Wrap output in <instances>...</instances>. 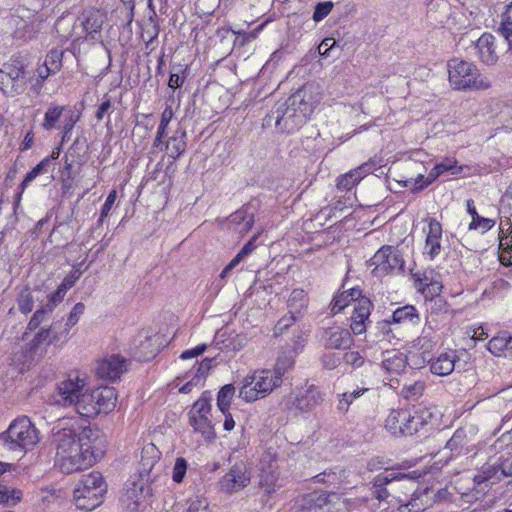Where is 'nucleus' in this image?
Returning <instances> with one entry per match:
<instances>
[{
  "instance_id": "nucleus-44",
  "label": "nucleus",
  "mask_w": 512,
  "mask_h": 512,
  "mask_svg": "<svg viewBox=\"0 0 512 512\" xmlns=\"http://www.w3.org/2000/svg\"><path fill=\"white\" fill-rule=\"evenodd\" d=\"M498 31L512 49V3L508 5L501 14V22Z\"/></svg>"
},
{
  "instance_id": "nucleus-30",
  "label": "nucleus",
  "mask_w": 512,
  "mask_h": 512,
  "mask_svg": "<svg viewBox=\"0 0 512 512\" xmlns=\"http://www.w3.org/2000/svg\"><path fill=\"white\" fill-rule=\"evenodd\" d=\"M160 455V451L154 444L149 443L145 445L141 451L138 475L150 480V473L154 466L158 463Z\"/></svg>"
},
{
  "instance_id": "nucleus-19",
  "label": "nucleus",
  "mask_w": 512,
  "mask_h": 512,
  "mask_svg": "<svg viewBox=\"0 0 512 512\" xmlns=\"http://www.w3.org/2000/svg\"><path fill=\"white\" fill-rule=\"evenodd\" d=\"M477 433L478 428L473 424L460 427L448 440L446 448L455 455H466L474 450V440Z\"/></svg>"
},
{
  "instance_id": "nucleus-15",
  "label": "nucleus",
  "mask_w": 512,
  "mask_h": 512,
  "mask_svg": "<svg viewBox=\"0 0 512 512\" xmlns=\"http://www.w3.org/2000/svg\"><path fill=\"white\" fill-rule=\"evenodd\" d=\"M251 481V473L248 465L237 462L231 466L228 472L219 480V488L225 493H236L243 490Z\"/></svg>"
},
{
  "instance_id": "nucleus-20",
  "label": "nucleus",
  "mask_w": 512,
  "mask_h": 512,
  "mask_svg": "<svg viewBox=\"0 0 512 512\" xmlns=\"http://www.w3.org/2000/svg\"><path fill=\"white\" fill-rule=\"evenodd\" d=\"M126 371V359L115 354L104 357L95 366V374L98 378L112 382L120 379Z\"/></svg>"
},
{
  "instance_id": "nucleus-3",
  "label": "nucleus",
  "mask_w": 512,
  "mask_h": 512,
  "mask_svg": "<svg viewBox=\"0 0 512 512\" xmlns=\"http://www.w3.org/2000/svg\"><path fill=\"white\" fill-rule=\"evenodd\" d=\"M320 101L319 86L307 83L272 110L265 117L264 125L271 126L274 123L278 132L292 134L307 122Z\"/></svg>"
},
{
  "instance_id": "nucleus-55",
  "label": "nucleus",
  "mask_w": 512,
  "mask_h": 512,
  "mask_svg": "<svg viewBox=\"0 0 512 512\" xmlns=\"http://www.w3.org/2000/svg\"><path fill=\"white\" fill-rule=\"evenodd\" d=\"M18 308L23 314L32 311L34 299L29 289H23L17 300Z\"/></svg>"
},
{
  "instance_id": "nucleus-17",
  "label": "nucleus",
  "mask_w": 512,
  "mask_h": 512,
  "mask_svg": "<svg viewBox=\"0 0 512 512\" xmlns=\"http://www.w3.org/2000/svg\"><path fill=\"white\" fill-rule=\"evenodd\" d=\"M78 22L74 28L75 33L85 40L95 41L99 39L105 14L97 9H88L81 14Z\"/></svg>"
},
{
  "instance_id": "nucleus-31",
  "label": "nucleus",
  "mask_w": 512,
  "mask_h": 512,
  "mask_svg": "<svg viewBox=\"0 0 512 512\" xmlns=\"http://www.w3.org/2000/svg\"><path fill=\"white\" fill-rule=\"evenodd\" d=\"M426 14L429 19L440 25H448L450 17L447 12L449 3L447 0H424Z\"/></svg>"
},
{
  "instance_id": "nucleus-32",
  "label": "nucleus",
  "mask_w": 512,
  "mask_h": 512,
  "mask_svg": "<svg viewBox=\"0 0 512 512\" xmlns=\"http://www.w3.org/2000/svg\"><path fill=\"white\" fill-rule=\"evenodd\" d=\"M407 365V357L398 350H387L383 353L382 367L388 373L399 374Z\"/></svg>"
},
{
  "instance_id": "nucleus-14",
  "label": "nucleus",
  "mask_w": 512,
  "mask_h": 512,
  "mask_svg": "<svg viewBox=\"0 0 512 512\" xmlns=\"http://www.w3.org/2000/svg\"><path fill=\"white\" fill-rule=\"evenodd\" d=\"M323 402V395L318 387L310 385L303 389L291 392L285 401L288 409L300 412H310Z\"/></svg>"
},
{
  "instance_id": "nucleus-56",
  "label": "nucleus",
  "mask_w": 512,
  "mask_h": 512,
  "mask_svg": "<svg viewBox=\"0 0 512 512\" xmlns=\"http://www.w3.org/2000/svg\"><path fill=\"white\" fill-rule=\"evenodd\" d=\"M183 512H211L206 499L199 497L191 498L186 502Z\"/></svg>"
},
{
  "instance_id": "nucleus-4",
  "label": "nucleus",
  "mask_w": 512,
  "mask_h": 512,
  "mask_svg": "<svg viewBox=\"0 0 512 512\" xmlns=\"http://www.w3.org/2000/svg\"><path fill=\"white\" fill-rule=\"evenodd\" d=\"M40 441L38 429L26 416L12 421L0 434V445L7 451L18 454L32 450Z\"/></svg>"
},
{
  "instance_id": "nucleus-18",
  "label": "nucleus",
  "mask_w": 512,
  "mask_h": 512,
  "mask_svg": "<svg viewBox=\"0 0 512 512\" xmlns=\"http://www.w3.org/2000/svg\"><path fill=\"white\" fill-rule=\"evenodd\" d=\"M303 508L307 512H338L345 507L336 493H311L304 497Z\"/></svg>"
},
{
  "instance_id": "nucleus-61",
  "label": "nucleus",
  "mask_w": 512,
  "mask_h": 512,
  "mask_svg": "<svg viewBox=\"0 0 512 512\" xmlns=\"http://www.w3.org/2000/svg\"><path fill=\"white\" fill-rule=\"evenodd\" d=\"M116 198H117L116 190L110 191V193L108 194V196L105 200V203L103 204V206L101 208L100 217L98 219V225L103 224V221L109 215L111 208L116 201Z\"/></svg>"
},
{
  "instance_id": "nucleus-51",
  "label": "nucleus",
  "mask_w": 512,
  "mask_h": 512,
  "mask_svg": "<svg viewBox=\"0 0 512 512\" xmlns=\"http://www.w3.org/2000/svg\"><path fill=\"white\" fill-rule=\"evenodd\" d=\"M50 165V158H44L41 160L30 172H28L21 183L22 190H24L33 180L39 175L47 171V167Z\"/></svg>"
},
{
  "instance_id": "nucleus-25",
  "label": "nucleus",
  "mask_w": 512,
  "mask_h": 512,
  "mask_svg": "<svg viewBox=\"0 0 512 512\" xmlns=\"http://www.w3.org/2000/svg\"><path fill=\"white\" fill-rule=\"evenodd\" d=\"M475 48L477 56L482 63L488 66L496 64L498 55L496 53L495 37L490 33L482 34L476 41Z\"/></svg>"
},
{
  "instance_id": "nucleus-13",
  "label": "nucleus",
  "mask_w": 512,
  "mask_h": 512,
  "mask_svg": "<svg viewBox=\"0 0 512 512\" xmlns=\"http://www.w3.org/2000/svg\"><path fill=\"white\" fill-rule=\"evenodd\" d=\"M317 337L320 345L327 350H347L354 342L350 330L338 324L322 327Z\"/></svg>"
},
{
  "instance_id": "nucleus-27",
  "label": "nucleus",
  "mask_w": 512,
  "mask_h": 512,
  "mask_svg": "<svg viewBox=\"0 0 512 512\" xmlns=\"http://www.w3.org/2000/svg\"><path fill=\"white\" fill-rule=\"evenodd\" d=\"M260 485L266 489L268 493L274 492L277 487V465L270 455L263 457L260 462Z\"/></svg>"
},
{
  "instance_id": "nucleus-12",
  "label": "nucleus",
  "mask_w": 512,
  "mask_h": 512,
  "mask_svg": "<svg viewBox=\"0 0 512 512\" xmlns=\"http://www.w3.org/2000/svg\"><path fill=\"white\" fill-rule=\"evenodd\" d=\"M369 266L373 267L374 276L382 277L390 272L403 271L404 260L393 247L384 246L369 260Z\"/></svg>"
},
{
  "instance_id": "nucleus-7",
  "label": "nucleus",
  "mask_w": 512,
  "mask_h": 512,
  "mask_svg": "<svg viewBox=\"0 0 512 512\" xmlns=\"http://www.w3.org/2000/svg\"><path fill=\"white\" fill-rule=\"evenodd\" d=\"M107 491L101 473L93 471L83 475L75 485L73 496L79 509L91 511L100 506Z\"/></svg>"
},
{
  "instance_id": "nucleus-50",
  "label": "nucleus",
  "mask_w": 512,
  "mask_h": 512,
  "mask_svg": "<svg viewBox=\"0 0 512 512\" xmlns=\"http://www.w3.org/2000/svg\"><path fill=\"white\" fill-rule=\"evenodd\" d=\"M84 310L85 305L83 303L79 302L74 305L66 320L65 327L61 331V333H63L64 340L68 339L70 329L77 324L81 315L84 313Z\"/></svg>"
},
{
  "instance_id": "nucleus-28",
  "label": "nucleus",
  "mask_w": 512,
  "mask_h": 512,
  "mask_svg": "<svg viewBox=\"0 0 512 512\" xmlns=\"http://www.w3.org/2000/svg\"><path fill=\"white\" fill-rule=\"evenodd\" d=\"M254 223L253 212L248 207L237 210L228 218V227L238 234L247 233Z\"/></svg>"
},
{
  "instance_id": "nucleus-58",
  "label": "nucleus",
  "mask_w": 512,
  "mask_h": 512,
  "mask_svg": "<svg viewBox=\"0 0 512 512\" xmlns=\"http://www.w3.org/2000/svg\"><path fill=\"white\" fill-rule=\"evenodd\" d=\"M343 361L354 369L360 368L365 363L364 356L358 351L346 352L343 357Z\"/></svg>"
},
{
  "instance_id": "nucleus-41",
  "label": "nucleus",
  "mask_w": 512,
  "mask_h": 512,
  "mask_svg": "<svg viewBox=\"0 0 512 512\" xmlns=\"http://www.w3.org/2000/svg\"><path fill=\"white\" fill-rule=\"evenodd\" d=\"M418 288L422 290V292L427 291L432 296L439 295L442 291L441 282L436 279L433 275L432 271H426L423 273L421 277L417 279Z\"/></svg>"
},
{
  "instance_id": "nucleus-26",
  "label": "nucleus",
  "mask_w": 512,
  "mask_h": 512,
  "mask_svg": "<svg viewBox=\"0 0 512 512\" xmlns=\"http://www.w3.org/2000/svg\"><path fill=\"white\" fill-rule=\"evenodd\" d=\"M491 477L492 473L490 469L483 471L482 473L474 476L473 487L471 489H467L466 491L458 490V493L461 495L465 502L473 503L485 495L486 489L489 487L488 481L491 479Z\"/></svg>"
},
{
  "instance_id": "nucleus-16",
  "label": "nucleus",
  "mask_w": 512,
  "mask_h": 512,
  "mask_svg": "<svg viewBox=\"0 0 512 512\" xmlns=\"http://www.w3.org/2000/svg\"><path fill=\"white\" fill-rule=\"evenodd\" d=\"M26 77L22 67L4 64L0 69V89L4 94L14 97L25 91Z\"/></svg>"
},
{
  "instance_id": "nucleus-54",
  "label": "nucleus",
  "mask_w": 512,
  "mask_h": 512,
  "mask_svg": "<svg viewBox=\"0 0 512 512\" xmlns=\"http://www.w3.org/2000/svg\"><path fill=\"white\" fill-rule=\"evenodd\" d=\"M63 52L58 49H53L46 56L44 64L50 67L52 73H57L62 67Z\"/></svg>"
},
{
  "instance_id": "nucleus-9",
  "label": "nucleus",
  "mask_w": 512,
  "mask_h": 512,
  "mask_svg": "<svg viewBox=\"0 0 512 512\" xmlns=\"http://www.w3.org/2000/svg\"><path fill=\"white\" fill-rule=\"evenodd\" d=\"M79 119L80 113L70 107L50 105L44 114L41 126L46 131L62 128V142H64L70 138Z\"/></svg>"
},
{
  "instance_id": "nucleus-21",
  "label": "nucleus",
  "mask_w": 512,
  "mask_h": 512,
  "mask_svg": "<svg viewBox=\"0 0 512 512\" xmlns=\"http://www.w3.org/2000/svg\"><path fill=\"white\" fill-rule=\"evenodd\" d=\"M395 480L405 488L409 485V489H412L415 484L413 478L405 473L386 471L378 474L373 480L374 494L378 500H386L389 497L390 491L385 486L392 484Z\"/></svg>"
},
{
  "instance_id": "nucleus-1",
  "label": "nucleus",
  "mask_w": 512,
  "mask_h": 512,
  "mask_svg": "<svg viewBox=\"0 0 512 512\" xmlns=\"http://www.w3.org/2000/svg\"><path fill=\"white\" fill-rule=\"evenodd\" d=\"M55 466L64 474L86 470L102 459L104 436L90 426L60 421L52 429Z\"/></svg>"
},
{
  "instance_id": "nucleus-23",
  "label": "nucleus",
  "mask_w": 512,
  "mask_h": 512,
  "mask_svg": "<svg viewBox=\"0 0 512 512\" xmlns=\"http://www.w3.org/2000/svg\"><path fill=\"white\" fill-rule=\"evenodd\" d=\"M65 341L63 333L58 330L57 324H52L48 328H40L29 343V352L33 355H43L46 348L51 344Z\"/></svg>"
},
{
  "instance_id": "nucleus-29",
  "label": "nucleus",
  "mask_w": 512,
  "mask_h": 512,
  "mask_svg": "<svg viewBox=\"0 0 512 512\" xmlns=\"http://www.w3.org/2000/svg\"><path fill=\"white\" fill-rule=\"evenodd\" d=\"M456 352L448 351L441 353L435 359L427 360L430 363V371L438 376H447L453 372L456 363Z\"/></svg>"
},
{
  "instance_id": "nucleus-60",
  "label": "nucleus",
  "mask_w": 512,
  "mask_h": 512,
  "mask_svg": "<svg viewBox=\"0 0 512 512\" xmlns=\"http://www.w3.org/2000/svg\"><path fill=\"white\" fill-rule=\"evenodd\" d=\"M187 462L184 458H177L173 467L172 479L176 483H181L186 474Z\"/></svg>"
},
{
  "instance_id": "nucleus-24",
  "label": "nucleus",
  "mask_w": 512,
  "mask_h": 512,
  "mask_svg": "<svg viewBox=\"0 0 512 512\" xmlns=\"http://www.w3.org/2000/svg\"><path fill=\"white\" fill-rule=\"evenodd\" d=\"M427 228L423 230L425 233V245L423 249V255L429 260L436 259L442 252V226L434 218L428 219Z\"/></svg>"
},
{
  "instance_id": "nucleus-22",
  "label": "nucleus",
  "mask_w": 512,
  "mask_h": 512,
  "mask_svg": "<svg viewBox=\"0 0 512 512\" xmlns=\"http://www.w3.org/2000/svg\"><path fill=\"white\" fill-rule=\"evenodd\" d=\"M433 490L425 487L414 490L411 497H402L396 495L395 498L400 503L399 512H423L433 504Z\"/></svg>"
},
{
  "instance_id": "nucleus-57",
  "label": "nucleus",
  "mask_w": 512,
  "mask_h": 512,
  "mask_svg": "<svg viewBox=\"0 0 512 512\" xmlns=\"http://www.w3.org/2000/svg\"><path fill=\"white\" fill-rule=\"evenodd\" d=\"M333 7H334V4L331 1H325V2L318 3L315 6V10H314V13L312 16L313 20L315 22L322 21L325 17H327L330 14Z\"/></svg>"
},
{
  "instance_id": "nucleus-53",
  "label": "nucleus",
  "mask_w": 512,
  "mask_h": 512,
  "mask_svg": "<svg viewBox=\"0 0 512 512\" xmlns=\"http://www.w3.org/2000/svg\"><path fill=\"white\" fill-rule=\"evenodd\" d=\"M359 182V176L353 170H350L337 179V187L340 190L349 191Z\"/></svg>"
},
{
  "instance_id": "nucleus-43",
  "label": "nucleus",
  "mask_w": 512,
  "mask_h": 512,
  "mask_svg": "<svg viewBox=\"0 0 512 512\" xmlns=\"http://www.w3.org/2000/svg\"><path fill=\"white\" fill-rule=\"evenodd\" d=\"M508 338L509 334L507 332H502L497 336H494L488 342V350L495 356L507 357Z\"/></svg>"
},
{
  "instance_id": "nucleus-6",
  "label": "nucleus",
  "mask_w": 512,
  "mask_h": 512,
  "mask_svg": "<svg viewBox=\"0 0 512 512\" xmlns=\"http://www.w3.org/2000/svg\"><path fill=\"white\" fill-rule=\"evenodd\" d=\"M432 413L425 408L392 410L385 420V428L394 436H411L428 424Z\"/></svg>"
},
{
  "instance_id": "nucleus-8",
  "label": "nucleus",
  "mask_w": 512,
  "mask_h": 512,
  "mask_svg": "<svg viewBox=\"0 0 512 512\" xmlns=\"http://www.w3.org/2000/svg\"><path fill=\"white\" fill-rule=\"evenodd\" d=\"M281 384L282 379L273 370H257L244 378L239 397L247 402H252L267 396Z\"/></svg>"
},
{
  "instance_id": "nucleus-39",
  "label": "nucleus",
  "mask_w": 512,
  "mask_h": 512,
  "mask_svg": "<svg viewBox=\"0 0 512 512\" xmlns=\"http://www.w3.org/2000/svg\"><path fill=\"white\" fill-rule=\"evenodd\" d=\"M254 236L251 240H249L242 249L237 253V255L225 266L223 271L220 274L222 279L226 278L228 274L238 266L245 258H247L256 248Z\"/></svg>"
},
{
  "instance_id": "nucleus-10",
  "label": "nucleus",
  "mask_w": 512,
  "mask_h": 512,
  "mask_svg": "<svg viewBox=\"0 0 512 512\" xmlns=\"http://www.w3.org/2000/svg\"><path fill=\"white\" fill-rule=\"evenodd\" d=\"M149 479L139 475L132 476L126 483L121 501L127 512H143L147 508V499L152 494Z\"/></svg>"
},
{
  "instance_id": "nucleus-49",
  "label": "nucleus",
  "mask_w": 512,
  "mask_h": 512,
  "mask_svg": "<svg viewBox=\"0 0 512 512\" xmlns=\"http://www.w3.org/2000/svg\"><path fill=\"white\" fill-rule=\"evenodd\" d=\"M234 394L235 388L232 384L223 386L218 392L217 406L223 414L229 410Z\"/></svg>"
},
{
  "instance_id": "nucleus-52",
  "label": "nucleus",
  "mask_w": 512,
  "mask_h": 512,
  "mask_svg": "<svg viewBox=\"0 0 512 512\" xmlns=\"http://www.w3.org/2000/svg\"><path fill=\"white\" fill-rule=\"evenodd\" d=\"M391 321L390 320H381L377 322L375 329L377 330V340L382 342H391V339L394 338L391 329Z\"/></svg>"
},
{
  "instance_id": "nucleus-34",
  "label": "nucleus",
  "mask_w": 512,
  "mask_h": 512,
  "mask_svg": "<svg viewBox=\"0 0 512 512\" xmlns=\"http://www.w3.org/2000/svg\"><path fill=\"white\" fill-rule=\"evenodd\" d=\"M435 346L434 327L430 321H427L422 333L412 342V347L423 355V361H426L425 355L429 354Z\"/></svg>"
},
{
  "instance_id": "nucleus-33",
  "label": "nucleus",
  "mask_w": 512,
  "mask_h": 512,
  "mask_svg": "<svg viewBox=\"0 0 512 512\" xmlns=\"http://www.w3.org/2000/svg\"><path fill=\"white\" fill-rule=\"evenodd\" d=\"M212 360L209 358L203 359L197 366L196 370L192 372V377L182 386L179 387V392L183 394L190 393L193 388L203 384L210 368Z\"/></svg>"
},
{
  "instance_id": "nucleus-5",
  "label": "nucleus",
  "mask_w": 512,
  "mask_h": 512,
  "mask_svg": "<svg viewBox=\"0 0 512 512\" xmlns=\"http://www.w3.org/2000/svg\"><path fill=\"white\" fill-rule=\"evenodd\" d=\"M447 71L449 84L455 90L484 91L491 87L490 79L472 62L458 58L450 59L447 62Z\"/></svg>"
},
{
  "instance_id": "nucleus-62",
  "label": "nucleus",
  "mask_w": 512,
  "mask_h": 512,
  "mask_svg": "<svg viewBox=\"0 0 512 512\" xmlns=\"http://www.w3.org/2000/svg\"><path fill=\"white\" fill-rule=\"evenodd\" d=\"M298 314L289 313L283 316L275 326V333L281 334L288 329L298 318Z\"/></svg>"
},
{
  "instance_id": "nucleus-48",
  "label": "nucleus",
  "mask_w": 512,
  "mask_h": 512,
  "mask_svg": "<svg viewBox=\"0 0 512 512\" xmlns=\"http://www.w3.org/2000/svg\"><path fill=\"white\" fill-rule=\"evenodd\" d=\"M367 391V388L357 387L353 391L344 392L343 394L339 395L337 410L341 413H346L350 405Z\"/></svg>"
},
{
  "instance_id": "nucleus-63",
  "label": "nucleus",
  "mask_w": 512,
  "mask_h": 512,
  "mask_svg": "<svg viewBox=\"0 0 512 512\" xmlns=\"http://www.w3.org/2000/svg\"><path fill=\"white\" fill-rule=\"evenodd\" d=\"M500 246L503 248L504 252H507L509 254V257L506 258L505 254L503 253L500 256V260L502 262L508 261L509 263H512V229L510 230L508 235L503 236L501 238Z\"/></svg>"
},
{
  "instance_id": "nucleus-2",
  "label": "nucleus",
  "mask_w": 512,
  "mask_h": 512,
  "mask_svg": "<svg viewBox=\"0 0 512 512\" xmlns=\"http://www.w3.org/2000/svg\"><path fill=\"white\" fill-rule=\"evenodd\" d=\"M85 378L70 374L61 381L51 395L52 404L61 407H73L81 417L93 418L100 413H109L116 406L117 394L113 387L100 386L92 390L85 389Z\"/></svg>"
},
{
  "instance_id": "nucleus-35",
  "label": "nucleus",
  "mask_w": 512,
  "mask_h": 512,
  "mask_svg": "<svg viewBox=\"0 0 512 512\" xmlns=\"http://www.w3.org/2000/svg\"><path fill=\"white\" fill-rule=\"evenodd\" d=\"M446 172H451V174H458L460 169L457 168V161L454 158H446L440 163H437L433 169L429 172L426 177V181L419 188H425L429 186L432 182H434L439 176L443 175Z\"/></svg>"
},
{
  "instance_id": "nucleus-64",
  "label": "nucleus",
  "mask_w": 512,
  "mask_h": 512,
  "mask_svg": "<svg viewBox=\"0 0 512 512\" xmlns=\"http://www.w3.org/2000/svg\"><path fill=\"white\" fill-rule=\"evenodd\" d=\"M66 292L62 287L58 286L57 290L49 295L45 308L51 312L63 300Z\"/></svg>"
},
{
  "instance_id": "nucleus-46",
  "label": "nucleus",
  "mask_w": 512,
  "mask_h": 512,
  "mask_svg": "<svg viewBox=\"0 0 512 512\" xmlns=\"http://www.w3.org/2000/svg\"><path fill=\"white\" fill-rule=\"evenodd\" d=\"M424 389L425 382L422 380L406 382L400 391V395L407 400H417L422 396Z\"/></svg>"
},
{
  "instance_id": "nucleus-36",
  "label": "nucleus",
  "mask_w": 512,
  "mask_h": 512,
  "mask_svg": "<svg viewBox=\"0 0 512 512\" xmlns=\"http://www.w3.org/2000/svg\"><path fill=\"white\" fill-rule=\"evenodd\" d=\"M362 291L359 288H351L336 295L331 303V312L337 314L341 312L350 302H358L361 299Z\"/></svg>"
},
{
  "instance_id": "nucleus-45",
  "label": "nucleus",
  "mask_w": 512,
  "mask_h": 512,
  "mask_svg": "<svg viewBox=\"0 0 512 512\" xmlns=\"http://www.w3.org/2000/svg\"><path fill=\"white\" fill-rule=\"evenodd\" d=\"M420 320L419 314L417 313L414 306L406 305L396 309L392 314L393 323H404L413 322L418 323Z\"/></svg>"
},
{
  "instance_id": "nucleus-42",
  "label": "nucleus",
  "mask_w": 512,
  "mask_h": 512,
  "mask_svg": "<svg viewBox=\"0 0 512 512\" xmlns=\"http://www.w3.org/2000/svg\"><path fill=\"white\" fill-rule=\"evenodd\" d=\"M373 308V304L367 297H362L354 304L351 320L367 324Z\"/></svg>"
},
{
  "instance_id": "nucleus-11",
  "label": "nucleus",
  "mask_w": 512,
  "mask_h": 512,
  "mask_svg": "<svg viewBox=\"0 0 512 512\" xmlns=\"http://www.w3.org/2000/svg\"><path fill=\"white\" fill-rule=\"evenodd\" d=\"M211 394L204 392L194 403L189 415L190 424L195 431L200 432L205 439L211 440L215 437L214 429L208 415L211 411Z\"/></svg>"
},
{
  "instance_id": "nucleus-38",
  "label": "nucleus",
  "mask_w": 512,
  "mask_h": 512,
  "mask_svg": "<svg viewBox=\"0 0 512 512\" xmlns=\"http://www.w3.org/2000/svg\"><path fill=\"white\" fill-rule=\"evenodd\" d=\"M297 354L290 348H285L278 356L275 367L272 369L277 376L282 377L294 366Z\"/></svg>"
},
{
  "instance_id": "nucleus-47",
  "label": "nucleus",
  "mask_w": 512,
  "mask_h": 512,
  "mask_svg": "<svg viewBox=\"0 0 512 512\" xmlns=\"http://www.w3.org/2000/svg\"><path fill=\"white\" fill-rule=\"evenodd\" d=\"M22 499V491L0 482V504L15 506Z\"/></svg>"
},
{
  "instance_id": "nucleus-59",
  "label": "nucleus",
  "mask_w": 512,
  "mask_h": 512,
  "mask_svg": "<svg viewBox=\"0 0 512 512\" xmlns=\"http://www.w3.org/2000/svg\"><path fill=\"white\" fill-rule=\"evenodd\" d=\"M495 225V221L489 218H484L481 216H475V219L471 221L469 224L470 230H481L482 233L487 232Z\"/></svg>"
},
{
  "instance_id": "nucleus-37",
  "label": "nucleus",
  "mask_w": 512,
  "mask_h": 512,
  "mask_svg": "<svg viewBox=\"0 0 512 512\" xmlns=\"http://www.w3.org/2000/svg\"><path fill=\"white\" fill-rule=\"evenodd\" d=\"M186 148V132L177 130L165 143V149L171 158L177 159Z\"/></svg>"
},
{
  "instance_id": "nucleus-40",
  "label": "nucleus",
  "mask_w": 512,
  "mask_h": 512,
  "mask_svg": "<svg viewBox=\"0 0 512 512\" xmlns=\"http://www.w3.org/2000/svg\"><path fill=\"white\" fill-rule=\"evenodd\" d=\"M308 297L303 289H294L287 301L289 313L300 315L307 307Z\"/></svg>"
}]
</instances>
